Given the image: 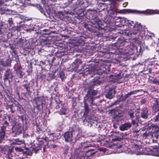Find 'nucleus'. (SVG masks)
<instances>
[{
	"label": "nucleus",
	"instance_id": "obj_17",
	"mask_svg": "<svg viewBox=\"0 0 159 159\" xmlns=\"http://www.w3.org/2000/svg\"><path fill=\"white\" fill-rule=\"evenodd\" d=\"M96 118L94 115L90 116V117H89V116L84 117V116L83 118H82V122L84 125L88 124L89 122H92V120L96 121Z\"/></svg>",
	"mask_w": 159,
	"mask_h": 159
},
{
	"label": "nucleus",
	"instance_id": "obj_46",
	"mask_svg": "<svg viewBox=\"0 0 159 159\" xmlns=\"http://www.w3.org/2000/svg\"><path fill=\"white\" fill-rule=\"evenodd\" d=\"M140 117H138V116H136V119H132L131 123L133 125H137V120L138 118H140Z\"/></svg>",
	"mask_w": 159,
	"mask_h": 159
},
{
	"label": "nucleus",
	"instance_id": "obj_40",
	"mask_svg": "<svg viewBox=\"0 0 159 159\" xmlns=\"http://www.w3.org/2000/svg\"><path fill=\"white\" fill-rule=\"evenodd\" d=\"M59 76L62 81H63L66 78L64 73L62 71H59Z\"/></svg>",
	"mask_w": 159,
	"mask_h": 159
},
{
	"label": "nucleus",
	"instance_id": "obj_3",
	"mask_svg": "<svg viewBox=\"0 0 159 159\" xmlns=\"http://www.w3.org/2000/svg\"><path fill=\"white\" fill-rule=\"evenodd\" d=\"M36 139L38 141V143H34L31 148H26L27 151L24 152V153L26 154V155H31L34 151L35 153H36L39 150L41 149L42 148H43V152H45L47 144H45L43 141H46V140L43 138H40L38 137L36 138Z\"/></svg>",
	"mask_w": 159,
	"mask_h": 159
},
{
	"label": "nucleus",
	"instance_id": "obj_31",
	"mask_svg": "<svg viewBox=\"0 0 159 159\" xmlns=\"http://www.w3.org/2000/svg\"><path fill=\"white\" fill-rule=\"evenodd\" d=\"M13 144L15 145H21L23 148H24L25 146V144L24 142L22 140H20L19 139L15 140L13 142Z\"/></svg>",
	"mask_w": 159,
	"mask_h": 159
},
{
	"label": "nucleus",
	"instance_id": "obj_6",
	"mask_svg": "<svg viewBox=\"0 0 159 159\" xmlns=\"http://www.w3.org/2000/svg\"><path fill=\"white\" fill-rule=\"evenodd\" d=\"M11 127L9 123L6 120L1 124L0 126V143L3 142L6 135V131H9L11 129Z\"/></svg>",
	"mask_w": 159,
	"mask_h": 159
},
{
	"label": "nucleus",
	"instance_id": "obj_64",
	"mask_svg": "<svg viewBox=\"0 0 159 159\" xmlns=\"http://www.w3.org/2000/svg\"><path fill=\"white\" fill-rule=\"evenodd\" d=\"M130 94H131V95L134 94H136L137 93V91L136 90H134V91H132L129 92Z\"/></svg>",
	"mask_w": 159,
	"mask_h": 159
},
{
	"label": "nucleus",
	"instance_id": "obj_15",
	"mask_svg": "<svg viewBox=\"0 0 159 159\" xmlns=\"http://www.w3.org/2000/svg\"><path fill=\"white\" fill-rule=\"evenodd\" d=\"M87 89L88 90L86 94L92 97L97 95L98 92V89L96 90L93 89V87L92 85H89Z\"/></svg>",
	"mask_w": 159,
	"mask_h": 159
},
{
	"label": "nucleus",
	"instance_id": "obj_24",
	"mask_svg": "<svg viewBox=\"0 0 159 159\" xmlns=\"http://www.w3.org/2000/svg\"><path fill=\"white\" fill-rule=\"evenodd\" d=\"M82 152L81 150L80 147H79L78 148L75 149L74 152V154L76 157V159H81Z\"/></svg>",
	"mask_w": 159,
	"mask_h": 159
},
{
	"label": "nucleus",
	"instance_id": "obj_4",
	"mask_svg": "<svg viewBox=\"0 0 159 159\" xmlns=\"http://www.w3.org/2000/svg\"><path fill=\"white\" fill-rule=\"evenodd\" d=\"M110 68L108 66H102L101 68L98 70L97 72V74L99 76H97L92 80L93 84L91 85H92L93 86L94 85H100L102 83V81L100 80V79L103 78L104 77V75H102L108 73L110 71Z\"/></svg>",
	"mask_w": 159,
	"mask_h": 159
},
{
	"label": "nucleus",
	"instance_id": "obj_25",
	"mask_svg": "<svg viewBox=\"0 0 159 159\" xmlns=\"http://www.w3.org/2000/svg\"><path fill=\"white\" fill-rule=\"evenodd\" d=\"M131 127V124L130 123H125L119 126V129L121 131L127 130Z\"/></svg>",
	"mask_w": 159,
	"mask_h": 159
},
{
	"label": "nucleus",
	"instance_id": "obj_37",
	"mask_svg": "<svg viewBox=\"0 0 159 159\" xmlns=\"http://www.w3.org/2000/svg\"><path fill=\"white\" fill-rule=\"evenodd\" d=\"M84 26L86 30H88V31L90 32H91L93 31L92 26L91 25L89 24L88 23H85L84 24Z\"/></svg>",
	"mask_w": 159,
	"mask_h": 159
},
{
	"label": "nucleus",
	"instance_id": "obj_63",
	"mask_svg": "<svg viewBox=\"0 0 159 159\" xmlns=\"http://www.w3.org/2000/svg\"><path fill=\"white\" fill-rule=\"evenodd\" d=\"M56 59V58L55 57H52V58L51 59H49L48 61H51L52 63H53L54 62V60Z\"/></svg>",
	"mask_w": 159,
	"mask_h": 159
},
{
	"label": "nucleus",
	"instance_id": "obj_11",
	"mask_svg": "<svg viewBox=\"0 0 159 159\" xmlns=\"http://www.w3.org/2000/svg\"><path fill=\"white\" fill-rule=\"evenodd\" d=\"M72 130L66 131L63 135L66 142H71L73 140V133Z\"/></svg>",
	"mask_w": 159,
	"mask_h": 159
},
{
	"label": "nucleus",
	"instance_id": "obj_50",
	"mask_svg": "<svg viewBox=\"0 0 159 159\" xmlns=\"http://www.w3.org/2000/svg\"><path fill=\"white\" fill-rule=\"evenodd\" d=\"M152 82L154 84H159V79L155 78L152 81Z\"/></svg>",
	"mask_w": 159,
	"mask_h": 159
},
{
	"label": "nucleus",
	"instance_id": "obj_53",
	"mask_svg": "<svg viewBox=\"0 0 159 159\" xmlns=\"http://www.w3.org/2000/svg\"><path fill=\"white\" fill-rule=\"evenodd\" d=\"M128 115L129 117L133 119L134 118V113L133 112H128Z\"/></svg>",
	"mask_w": 159,
	"mask_h": 159
},
{
	"label": "nucleus",
	"instance_id": "obj_41",
	"mask_svg": "<svg viewBox=\"0 0 159 159\" xmlns=\"http://www.w3.org/2000/svg\"><path fill=\"white\" fill-rule=\"evenodd\" d=\"M30 88L29 89H26L25 90V93H24L25 96L26 97L28 98L30 97L32 93V92L30 90Z\"/></svg>",
	"mask_w": 159,
	"mask_h": 159
},
{
	"label": "nucleus",
	"instance_id": "obj_43",
	"mask_svg": "<svg viewBox=\"0 0 159 159\" xmlns=\"http://www.w3.org/2000/svg\"><path fill=\"white\" fill-rule=\"evenodd\" d=\"M66 108H61L60 110L59 113L61 115L66 114Z\"/></svg>",
	"mask_w": 159,
	"mask_h": 159
},
{
	"label": "nucleus",
	"instance_id": "obj_60",
	"mask_svg": "<svg viewBox=\"0 0 159 159\" xmlns=\"http://www.w3.org/2000/svg\"><path fill=\"white\" fill-rule=\"evenodd\" d=\"M12 27L13 28V30H19L20 28V27L18 26H17L16 27H14L13 28V27Z\"/></svg>",
	"mask_w": 159,
	"mask_h": 159
},
{
	"label": "nucleus",
	"instance_id": "obj_52",
	"mask_svg": "<svg viewBox=\"0 0 159 159\" xmlns=\"http://www.w3.org/2000/svg\"><path fill=\"white\" fill-rule=\"evenodd\" d=\"M0 99L1 100H5L6 99V98L5 97V96L4 94H3L0 91Z\"/></svg>",
	"mask_w": 159,
	"mask_h": 159
},
{
	"label": "nucleus",
	"instance_id": "obj_48",
	"mask_svg": "<svg viewBox=\"0 0 159 159\" xmlns=\"http://www.w3.org/2000/svg\"><path fill=\"white\" fill-rule=\"evenodd\" d=\"M25 112L23 113V114H21L22 115L21 116H18V117L21 120L23 123L24 122V118L25 117Z\"/></svg>",
	"mask_w": 159,
	"mask_h": 159
},
{
	"label": "nucleus",
	"instance_id": "obj_33",
	"mask_svg": "<svg viewBox=\"0 0 159 159\" xmlns=\"http://www.w3.org/2000/svg\"><path fill=\"white\" fill-rule=\"evenodd\" d=\"M93 151H94V150L91 149L87 150L85 153V157H90L92 156L96 153L95 152H93Z\"/></svg>",
	"mask_w": 159,
	"mask_h": 159
},
{
	"label": "nucleus",
	"instance_id": "obj_13",
	"mask_svg": "<svg viewBox=\"0 0 159 159\" xmlns=\"http://www.w3.org/2000/svg\"><path fill=\"white\" fill-rule=\"evenodd\" d=\"M23 129L22 128L20 124H16V125L12 127V132L14 134L15 136L19 135L22 133Z\"/></svg>",
	"mask_w": 159,
	"mask_h": 159
},
{
	"label": "nucleus",
	"instance_id": "obj_12",
	"mask_svg": "<svg viewBox=\"0 0 159 159\" xmlns=\"http://www.w3.org/2000/svg\"><path fill=\"white\" fill-rule=\"evenodd\" d=\"M134 143L132 144V147L133 148H134L135 150L138 151V152H139V153H140L141 154H143V153L144 154H150L148 152H140L141 151L140 149H142V146L139 145V143H140V142L138 141L137 140H134Z\"/></svg>",
	"mask_w": 159,
	"mask_h": 159
},
{
	"label": "nucleus",
	"instance_id": "obj_10",
	"mask_svg": "<svg viewBox=\"0 0 159 159\" xmlns=\"http://www.w3.org/2000/svg\"><path fill=\"white\" fill-rule=\"evenodd\" d=\"M152 111L155 113L159 111V100L157 98L154 99L151 102Z\"/></svg>",
	"mask_w": 159,
	"mask_h": 159
},
{
	"label": "nucleus",
	"instance_id": "obj_57",
	"mask_svg": "<svg viewBox=\"0 0 159 159\" xmlns=\"http://www.w3.org/2000/svg\"><path fill=\"white\" fill-rule=\"evenodd\" d=\"M128 98V96L126 94L125 95V96H122L121 100L122 101H124L126 100L127 98Z\"/></svg>",
	"mask_w": 159,
	"mask_h": 159
},
{
	"label": "nucleus",
	"instance_id": "obj_59",
	"mask_svg": "<svg viewBox=\"0 0 159 159\" xmlns=\"http://www.w3.org/2000/svg\"><path fill=\"white\" fill-rule=\"evenodd\" d=\"M4 92L5 93V95L7 96V97L9 98L10 96L9 95V91L8 90H4Z\"/></svg>",
	"mask_w": 159,
	"mask_h": 159
},
{
	"label": "nucleus",
	"instance_id": "obj_49",
	"mask_svg": "<svg viewBox=\"0 0 159 159\" xmlns=\"http://www.w3.org/2000/svg\"><path fill=\"white\" fill-rule=\"evenodd\" d=\"M152 135L153 136H154L156 139H157L158 138L159 133L158 132H155L152 134Z\"/></svg>",
	"mask_w": 159,
	"mask_h": 159
},
{
	"label": "nucleus",
	"instance_id": "obj_62",
	"mask_svg": "<svg viewBox=\"0 0 159 159\" xmlns=\"http://www.w3.org/2000/svg\"><path fill=\"white\" fill-rule=\"evenodd\" d=\"M24 40L22 39H20L18 42V43L21 44L24 43Z\"/></svg>",
	"mask_w": 159,
	"mask_h": 159
},
{
	"label": "nucleus",
	"instance_id": "obj_51",
	"mask_svg": "<svg viewBox=\"0 0 159 159\" xmlns=\"http://www.w3.org/2000/svg\"><path fill=\"white\" fill-rule=\"evenodd\" d=\"M8 23L10 26H11L13 24L12 19L11 18H9L8 20Z\"/></svg>",
	"mask_w": 159,
	"mask_h": 159
},
{
	"label": "nucleus",
	"instance_id": "obj_28",
	"mask_svg": "<svg viewBox=\"0 0 159 159\" xmlns=\"http://www.w3.org/2000/svg\"><path fill=\"white\" fill-rule=\"evenodd\" d=\"M61 149L62 150V152L64 156L65 157H66L69 150V146L67 145H65L61 147Z\"/></svg>",
	"mask_w": 159,
	"mask_h": 159
},
{
	"label": "nucleus",
	"instance_id": "obj_32",
	"mask_svg": "<svg viewBox=\"0 0 159 159\" xmlns=\"http://www.w3.org/2000/svg\"><path fill=\"white\" fill-rule=\"evenodd\" d=\"M27 1L28 0H17L16 4L20 6L25 7L27 5Z\"/></svg>",
	"mask_w": 159,
	"mask_h": 159
},
{
	"label": "nucleus",
	"instance_id": "obj_29",
	"mask_svg": "<svg viewBox=\"0 0 159 159\" xmlns=\"http://www.w3.org/2000/svg\"><path fill=\"white\" fill-rule=\"evenodd\" d=\"M70 130H72L73 131H77L79 134L81 133L82 130L80 128L76 125H74L71 127H70L69 129Z\"/></svg>",
	"mask_w": 159,
	"mask_h": 159
},
{
	"label": "nucleus",
	"instance_id": "obj_1",
	"mask_svg": "<svg viewBox=\"0 0 159 159\" xmlns=\"http://www.w3.org/2000/svg\"><path fill=\"white\" fill-rule=\"evenodd\" d=\"M106 23L108 26L114 25L119 27L127 25L131 28H133V30H123L122 31V34L124 35L132 37L134 39L137 38V37L140 34V32L142 30L143 26L140 23L129 20L126 18L118 19L114 22L113 19L111 18L110 19H108L107 20Z\"/></svg>",
	"mask_w": 159,
	"mask_h": 159
},
{
	"label": "nucleus",
	"instance_id": "obj_45",
	"mask_svg": "<svg viewBox=\"0 0 159 159\" xmlns=\"http://www.w3.org/2000/svg\"><path fill=\"white\" fill-rule=\"evenodd\" d=\"M37 7L41 13H42L45 16L46 15L45 11L44 10L43 8L41 6L39 5H38V6H37Z\"/></svg>",
	"mask_w": 159,
	"mask_h": 159
},
{
	"label": "nucleus",
	"instance_id": "obj_22",
	"mask_svg": "<svg viewBox=\"0 0 159 159\" xmlns=\"http://www.w3.org/2000/svg\"><path fill=\"white\" fill-rule=\"evenodd\" d=\"M116 92V91L114 88H109L107 93L105 95V97L109 99H111L114 96Z\"/></svg>",
	"mask_w": 159,
	"mask_h": 159
},
{
	"label": "nucleus",
	"instance_id": "obj_54",
	"mask_svg": "<svg viewBox=\"0 0 159 159\" xmlns=\"http://www.w3.org/2000/svg\"><path fill=\"white\" fill-rule=\"evenodd\" d=\"M24 82H26V83L25 84H23L22 85L23 87H24V88L26 87H27L28 86L30 85V83L29 82H28L27 80H25L24 81Z\"/></svg>",
	"mask_w": 159,
	"mask_h": 159
},
{
	"label": "nucleus",
	"instance_id": "obj_42",
	"mask_svg": "<svg viewBox=\"0 0 159 159\" xmlns=\"http://www.w3.org/2000/svg\"><path fill=\"white\" fill-rule=\"evenodd\" d=\"M50 137L52 138V137H53L51 139H52V140L54 141L55 140H56L58 138H57L56 135H57L54 133H50L49 134Z\"/></svg>",
	"mask_w": 159,
	"mask_h": 159
},
{
	"label": "nucleus",
	"instance_id": "obj_39",
	"mask_svg": "<svg viewBox=\"0 0 159 159\" xmlns=\"http://www.w3.org/2000/svg\"><path fill=\"white\" fill-rule=\"evenodd\" d=\"M152 152L156 153L159 155V147L158 146H154L152 147Z\"/></svg>",
	"mask_w": 159,
	"mask_h": 159
},
{
	"label": "nucleus",
	"instance_id": "obj_18",
	"mask_svg": "<svg viewBox=\"0 0 159 159\" xmlns=\"http://www.w3.org/2000/svg\"><path fill=\"white\" fill-rule=\"evenodd\" d=\"M140 112V117L144 119H147L148 118L149 115L148 110L146 107H143L140 109V111L137 112Z\"/></svg>",
	"mask_w": 159,
	"mask_h": 159
},
{
	"label": "nucleus",
	"instance_id": "obj_23",
	"mask_svg": "<svg viewBox=\"0 0 159 159\" xmlns=\"http://www.w3.org/2000/svg\"><path fill=\"white\" fill-rule=\"evenodd\" d=\"M16 108L18 113L20 114H23L25 112L24 108L18 102H15Z\"/></svg>",
	"mask_w": 159,
	"mask_h": 159
},
{
	"label": "nucleus",
	"instance_id": "obj_2",
	"mask_svg": "<svg viewBox=\"0 0 159 159\" xmlns=\"http://www.w3.org/2000/svg\"><path fill=\"white\" fill-rule=\"evenodd\" d=\"M131 44L129 40L119 38L116 43L112 44L111 48L108 52H103L101 55L102 56L104 55L109 54L110 57L115 61L114 62L117 63H120L121 59L122 57L121 56L124 53V47H127Z\"/></svg>",
	"mask_w": 159,
	"mask_h": 159
},
{
	"label": "nucleus",
	"instance_id": "obj_14",
	"mask_svg": "<svg viewBox=\"0 0 159 159\" xmlns=\"http://www.w3.org/2000/svg\"><path fill=\"white\" fill-rule=\"evenodd\" d=\"M111 112L112 113L113 118L114 119L116 120L117 121L121 120L122 116L120 111L114 109L111 110Z\"/></svg>",
	"mask_w": 159,
	"mask_h": 159
},
{
	"label": "nucleus",
	"instance_id": "obj_35",
	"mask_svg": "<svg viewBox=\"0 0 159 159\" xmlns=\"http://www.w3.org/2000/svg\"><path fill=\"white\" fill-rule=\"evenodd\" d=\"M127 48L128 51H126L125 52H124V53L122 55H123L124 53H126L128 55L131 56L134 53V49L130 47V45Z\"/></svg>",
	"mask_w": 159,
	"mask_h": 159
},
{
	"label": "nucleus",
	"instance_id": "obj_5",
	"mask_svg": "<svg viewBox=\"0 0 159 159\" xmlns=\"http://www.w3.org/2000/svg\"><path fill=\"white\" fill-rule=\"evenodd\" d=\"M119 12L120 13H137L139 14H144L146 15H154L156 14H159V11H158L149 9H147L145 11H139L130 9H123L120 10Z\"/></svg>",
	"mask_w": 159,
	"mask_h": 159
},
{
	"label": "nucleus",
	"instance_id": "obj_56",
	"mask_svg": "<svg viewBox=\"0 0 159 159\" xmlns=\"http://www.w3.org/2000/svg\"><path fill=\"white\" fill-rule=\"evenodd\" d=\"M150 89L152 92H156V89L155 86H151L150 87Z\"/></svg>",
	"mask_w": 159,
	"mask_h": 159
},
{
	"label": "nucleus",
	"instance_id": "obj_36",
	"mask_svg": "<svg viewBox=\"0 0 159 159\" xmlns=\"http://www.w3.org/2000/svg\"><path fill=\"white\" fill-rule=\"evenodd\" d=\"M25 149H26V148H25V147L24 148L22 147V146H19L15 148V150L17 152H22V153L26 155V154L25 153H24V152H27V150L26 149V151H24V150Z\"/></svg>",
	"mask_w": 159,
	"mask_h": 159
},
{
	"label": "nucleus",
	"instance_id": "obj_7",
	"mask_svg": "<svg viewBox=\"0 0 159 159\" xmlns=\"http://www.w3.org/2000/svg\"><path fill=\"white\" fill-rule=\"evenodd\" d=\"M72 69L75 70H78L79 71H82L80 72V74H84L86 71L84 70V66L82 65V61L80 59H76L72 64ZM88 70L86 71H88Z\"/></svg>",
	"mask_w": 159,
	"mask_h": 159
},
{
	"label": "nucleus",
	"instance_id": "obj_47",
	"mask_svg": "<svg viewBox=\"0 0 159 159\" xmlns=\"http://www.w3.org/2000/svg\"><path fill=\"white\" fill-rule=\"evenodd\" d=\"M57 16L58 18L62 20L64 18L63 14L61 12H59L57 13Z\"/></svg>",
	"mask_w": 159,
	"mask_h": 159
},
{
	"label": "nucleus",
	"instance_id": "obj_8",
	"mask_svg": "<svg viewBox=\"0 0 159 159\" xmlns=\"http://www.w3.org/2000/svg\"><path fill=\"white\" fill-rule=\"evenodd\" d=\"M14 151V148L12 147H4L2 145H0V152L6 154V157L7 159H12L11 154Z\"/></svg>",
	"mask_w": 159,
	"mask_h": 159
},
{
	"label": "nucleus",
	"instance_id": "obj_21",
	"mask_svg": "<svg viewBox=\"0 0 159 159\" xmlns=\"http://www.w3.org/2000/svg\"><path fill=\"white\" fill-rule=\"evenodd\" d=\"M22 69V67L21 65H20L15 70L16 77L18 79H21L22 78L24 75V72L21 70Z\"/></svg>",
	"mask_w": 159,
	"mask_h": 159
},
{
	"label": "nucleus",
	"instance_id": "obj_55",
	"mask_svg": "<svg viewBox=\"0 0 159 159\" xmlns=\"http://www.w3.org/2000/svg\"><path fill=\"white\" fill-rule=\"evenodd\" d=\"M143 151H144V152L147 151V152H152V148H146L143 149Z\"/></svg>",
	"mask_w": 159,
	"mask_h": 159
},
{
	"label": "nucleus",
	"instance_id": "obj_20",
	"mask_svg": "<svg viewBox=\"0 0 159 159\" xmlns=\"http://www.w3.org/2000/svg\"><path fill=\"white\" fill-rule=\"evenodd\" d=\"M11 60L8 58L0 60V65L3 67L11 66Z\"/></svg>",
	"mask_w": 159,
	"mask_h": 159
},
{
	"label": "nucleus",
	"instance_id": "obj_9",
	"mask_svg": "<svg viewBox=\"0 0 159 159\" xmlns=\"http://www.w3.org/2000/svg\"><path fill=\"white\" fill-rule=\"evenodd\" d=\"M90 19L92 20V22L94 24L96 25V26L98 29L100 30H104L105 26L102 23L101 21L96 16H90Z\"/></svg>",
	"mask_w": 159,
	"mask_h": 159
},
{
	"label": "nucleus",
	"instance_id": "obj_61",
	"mask_svg": "<svg viewBox=\"0 0 159 159\" xmlns=\"http://www.w3.org/2000/svg\"><path fill=\"white\" fill-rule=\"evenodd\" d=\"M139 132V130H133V134H136L137 135H139V134H138Z\"/></svg>",
	"mask_w": 159,
	"mask_h": 159
},
{
	"label": "nucleus",
	"instance_id": "obj_30",
	"mask_svg": "<svg viewBox=\"0 0 159 159\" xmlns=\"http://www.w3.org/2000/svg\"><path fill=\"white\" fill-rule=\"evenodd\" d=\"M84 113L82 117L80 118V121H82V118H83L84 116V117L86 116H88V114L89 113V106H86L84 105Z\"/></svg>",
	"mask_w": 159,
	"mask_h": 159
},
{
	"label": "nucleus",
	"instance_id": "obj_27",
	"mask_svg": "<svg viewBox=\"0 0 159 159\" xmlns=\"http://www.w3.org/2000/svg\"><path fill=\"white\" fill-rule=\"evenodd\" d=\"M6 108L11 113H14L16 111L15 102L13 104L7 105V106Z\"/></svg>",
	"mask_w": 159,
	"mask_h": 159
},
{
	"label": "nucleus",
	"instance_id": "obj_34",
	"mask_svg": "<svg viewBox=\"0 0 159 159\" xmlns=\"http://www.w3.org/2000/svg\"><path fill=\"white\" fill-rule=\"evenodd\" d=\"M55 102L57 104V105L56 107L57 109L61 107V106H63L64 104L62 103V102L60 101L59 98H55Z\"/></svg>",
	"mask_w": 159,
	"mask_h": 159
},
{
	"label": "nucleus",
	"instance_id": "obj_44",
	"mask_svg": "<svg viewBox=\"0 0 159 159\" xmlns=\"http://www.w3.org/2000/svg\"><path fill=\"white\" fill-rule=\"evenodd\" d=\"M80 0H77L75 3H74L73 6L75 9H76L80 7Z\"/></svg>",
	"mask_w": 159,
	"mask_h": 159
},
{
	"label": "nucleus",
	"instance_id": "obj_38",
	"mask_svg": "<svg viewBox=\"0 0 159 159\" xmlns=\"http://www.w3.org/2000/svg\"><path fill=\"white\" fill-rule=\"evenodd\" d=\"M72 119L75 121H80L78 118V114L77 111H75L74 114L72 116Z\"/></svg>",
	"mask_w": 159,
	"mask_h": 159
},
{
	"label": "nucleus",
	"instance_id": "obj_58",
	"mask_svg": "<svg viewBox=\"0 0 159 159\" xmlns=\"http://www.w3.org/2000/svg\"><path fill=\"white\" fill-rule=\"evenodd\" d=\"M118 103V100H117L116 101H115L114 102L112 103L111 104L109 105V106L110 107H112V106L115 105H116Z\"/></svg>",
	"mask_w": 159,
	"mask_h": 159
},
{
	"label": "nucleus",
	"instance_id": "obj_16",
	"mask_svg": "<svg viewBox=\"0 0 159 159\" xmlns=\"http://www.w3.org/2000/svg\"><path fill=\"white\" fill-rule=\"evenodd\" d=\"M93 99L92 97L86 95L84 98L83 103L84 105L89 106L87 103H89L90 105H92L93 104Z\"/></svg>",
	"mask_w": 159,
	"mask_h": 159
},
{
	"label": "nucleus",
	"instance_id": "obj_26",
	"mask_svg": "<svg viewBox=\"0 0 159 159\" xmlns=\"http://www.w3.org/2000/svg\"><path fill=\"white\" fill-rule=\"evenodd\" d=\"M112 138L111 140L113 141H120L122 138L119 137V134L116 132L113 133L111 135Z\"/></svg>",
	"mask_w": 159,
	"mask_h": 159
},
{
	"label": "nucleus",
	"instance_id": "obj_19",
	"mask_svg": "<svg viewBox=\"0 0 159 159\" xmlns=\"http://www.w3.org/2000/svg\"><path fill=\"white\" fill-rule=\"evenodd\" d=\"M5 80H7L9 79H12L14 77L12 70L10 68H7L4 73Z\"/></svg>",
	"mask_w": 159,
	"mask_h": 159
}]
</instances>
